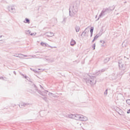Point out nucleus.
<instances>
[{
  "instance_id": "1",
  "label": "nucleus",
  "mask_w": 130,
  "mask_h": 130,
  "mask_svg": "<svg viewBox=\"0 0 130 130\" xmlns=\"http://www.w3.org/2000/svg\"><path fill=\"white\" fill-rule=\"evenodd\" d=\"M83 80L87 85L94 86V85L96 84V77L94 76H91L87 74L84 77Z\"/></svg>"
},
{
  "instance_id": "2",
  "label": "nucleus",
  "mask_w": 130,
  "mask_h": 130,
  "mask_svg": "<svg viewBox=\"0 0 130 130\" xmlns=\"http://www.w3.org/2000/svg\"><path fill=\"white\" fill-rule=\"evenodd\" d=\"M78 6L77 4V7L74 6L70 8L69 15L70 17H74L76 14H77V12H78Z\"/></svg>"
},
{
  "instance_id": "3",
  "label": "nucleus",
  "mask_w": 130,
  "mask_h": 130,
  "mask_svg": "<svg viewBox=\"0 0 130 130\" xmlns=\"http://www.w3.org/2000/svg\"><path fill=\"white\" fill-rule=\"evenodd\" d=\"M80 115L79 114H70L68 115V117H69V118H73V119H76V120H79L80 118Z\"/></svg>"
},
{
  "instance_id": "4",
  "label": "nucleus",
  "mask_w": 130,
  "mask_h": 130,
  "mask_svg": "<svg viewBox=\"0 0 130 130\" xmlns=\"http://www.w3.org/2000/svg\"><path fill=\"white\" fill-rule=\"evenodd\" d=\"M79 120H80L81 121H88L89 119L86 116H85L83 115H80L79 116Z\"/></svg>"
},
{
  "instance_id": "5",
  "label": "nucleus",
  "mask_w": 130,
  "mask_h": 130,
  "mask_svg": "<svg viewBox=\"0 0 130 130\" xmlns=\"http://www.w3.org/2000/svg\"><path fill=\"white\" fill-rule=\"evenodd\" d=\"M109 9H108V8H106L105 9H104L101 13V14L99 15V17L98 18L97 21H98V20H99V19H100V18H101V17H103V16H105V14H104V13H105L106 12H107V11H109Z\"/></svg>"
},
{
  "instance_id": "6",
  "label": "nucleus",
  "mask_w": 130,
  "mask_h": 130,
  "mask_svg": "<svg viewBox=\"0 0 130 130\" xmlns=\"http://www.w3.org/2000/svg\"><path fill=\"white\" fill-rule=\"evenodd\" d=\"M48 91L47 90H44V91L41 92L40 90H38V92L39 94H40V95H42V96H46V94H47V92Z\"/></svg>"
},
{
  "instance_id": "7",
  "label": "nucleus",
  "mask_w": 130,
  "mask_h": 130,
  "mask_svg": "<svg viewBox=\"0 0 130 130\" xmlns=\"http://www.w3.org/2000/svg\"><path fill=\"white\" fill-rule=\"evenodd\" d=\"M28 105H29L28 103H21L19 104V106L20 107V108H23V107H26V106H28Z\"/></svg>"
},
{
  "instance_id": "8",
  "label": "nucleus",
  "mask_w": 130,
  "mask_h": 130,
  "mask_svg": "<svg viewBox=\"0 0 130 130\" xmlns=\"http://www.w3.org/2000/svg\"><path fill=\"white\" fill-rule=\"evenodd\" d=\"M46 36L47 37H52V36H54V34L52 32L49 31L46 32Z\"/></svg>"
},
{
  "instance_id": "9",
  "label": "nucleus",
  "mask_w": 130,
  "mask_h": 130,
  "mask_svg": "<svg viewBox=\"0 0 130 130\" xmlns=\"http://www.w3.org/2000/svg\"><path fill=\"white\" fill-rule=\"evenodd\" d=\"M9 12H11V13H14L16 11V9H15V7L14 6H11L9 7Z\"/></svg>"
},
{
  "instance_id": "10",
  "label": "nucleus",
  "mask_w": 130,
  "mask_h": 130,
  "mask_svg": "<svg viewBox=\"0 0 130 130\" xmlns=\"http://www.w3.org/2000/svg\"><path fill=\"white\" fill-rule=\"evenodd\" d=\"M117 78V74H113L111 75V79L112 80H116V78Z\"/></svg>"
},
{
  "instance_id": "11",
  "label": "nucleus",
  "mask_w": 130,
  "mask_h": 130,
  "mask_svg": "<svg viewBox=\"0 0 130 130\" xmlns=\"http://www.w3.org/2000/svg\"><path fill=\"white\" fill-rule=\"evenodd\" d=\"M46 59L48 61V62H53V61H54V59L53 58H48Z\"/></svg>"
},
{
  "instance_id": "12",
  "label": "nucleus",
  "mask_w": 130,
  "mask_h": 130,
  "mask_svg": "<svg viewBox=\"0 0 130 130\" xmlns=\"http://www.w3.org/2000/svg\"><path fill=\"white\" fill-rule=\"evenodd\" d=\"M70 45H71V46H74V45H76V41L74 40V39H72Z\"/></svg>"
},
{
  "instance_id": "13",
  "label": "nucleus",
  "mask_w": 130,
  "mask_h": 130,
  "mask_svg": "<svg viewBox=\"0 0 130 130\" xmlns=\"http://www.w3.org/2000/svg\"><path fill=\"white\" fill-rule=\"evenodd\" d=\"M14 56H16V57H19L20 58H23L24 57V54H18V56L14 55Z\"/></svg>"
},
{
  "instance_id": "14",
  "label": "nucleus",
  "mask_w": 130,
  "mask_h": 130,
  "mask_svg": "<svg viewBox=\"0 0 130 130\" xmlns=\"http://www.w3.org/2000/svg\"><path fill=\"white\" fill-rule=\"evenodd\" d=\"M118 114H119L120 115H122L123 116H124V112H123V111L122 110H120L119 111V112H118Z\"/></svg>"
},
{
  "instance_id": "15",
  "label": "nucleus",
  "mask_w": 130,
  "mask_h": 130,
  "mask_svg": "<svg viewBox=\"0 0 130 130\" xmlns=\"http://www.w3.org/2000/svg\"><path fill=\"white\" fill-rule=\"evenodd\" d=\"M122 45L123 47L124 46L125 47H126L127 46V42L126 41H124L122 44Z\"/></svg>"
},
{
  "instance_id": "16",
  "label": "nucleus",
  "mask_w": 130,
  "mask_h": 130,
  "mask_svg": "<svg viewBox=\"0 0 130 130\" xmlns=\"http://www.w3.org/2000/svg\"><path fill=\"white\" fill-rule=\"evenodd\" d=\"M124 67V65L120 62H119V67L121 70H123V68Z\"/></svg>"
},
{
  "instance_id": "17",
  "label": "nucleus",
  "mask_w": 130,
  "mask_h": 130,
  "mask_svg": "<svg viewBox=\"0 0 130 130\" xmlns=\"http://www.w3.org/2000/svg\"><path fill=\"white\" fill-rule=\"evenodd\" d=\"M80 29H81V27H80V26H76L75 27L76 32H79Z\"/></svg>"
},
{
  "instance_id": "18",
  "label": "nucleus",
  "mask_w": 130,
  "mask_h": 130,
  "mask_svg": "<svg viewBox=\"0 0 130 130\" xmlns=\"http://www.w3.org/2000/svg\"><path fill=\"white\" fill-rule=\"evenodd\" d=\"M24 23H27V24H30V20H29L28 18H25V21H24Z\"/></svg>"
},
{
  "instance_id": "19",
  "label": "nucleus",
  "mask_w": 130,
  "mask_h": 130,
  "mask_svg": "<svg viewBox=\"0 0 130 130\" xmlns=\"http://www.w3.org/2000/svg\"><path fill=\"white\" fill-rule=\"evenodd\" d=\"M87 28H85V30L82 32V35H81V36L82 35H83L84 36H86V30H87Z\"/></svg>"
},
{
  "instance_id": "20",
  "label": "nucleus",
  "mask_w": 130,
  "mask_h": 130,
  "mask_svg": "<svg viewBox=\"0 0 130 130\" xmlns=\"http://www.w3.org/2000/svg\"><path fill=\"white\" fill-rule=\"evenodd\" d=\"M41 45H42V46H44V45L45 46H49L48 44H46V43H41Z\"/></svg>"
},
{
  "instance_id": "21",
  "label": "nucleus",
  "mask_w": 130,
  "mask_h": 130,
  "mask_svg": "<svg viewBox=\"0 0 130 130\" xmlns=\"http://www.w3.org/2000/svg\"><path fill=\"white\" fill-rule=\"evenodd\" d=\"M108 61H109V58L107 57L106 59H105L104 62H105V63L108 62Z\"/></svg>"
},
{
  "instance_id": "22",
  "label": "nucleus",
  "mask_w": 130,
  "mask_h": 130,
  "mask_svg": "<svg viewBox=\"0 0 130 130\" xmlns=\"http://www.w3.org/2000/svg\"><path fill=\"white\" fill-rule=\"evenodd\" d=\"M93 31H94V27H91V29H90V33L92 34H93Z\"/></svg>"
},
{
  "instance_id": "23",
  "label": "nucleus",
  "mask_w": 130,
  "mask_h": 130,
  "mask_svg": "<svg viewBox=\"0 0 130 130\" xmlns=\"http://www.w3.org/2000/svg\"><path fill=\"white\" fill-rule=\"evenodd\" d=\"M26 34H30L31 33V31H30V30L28 29L26 30Z\"/></svg>"
},
{
  "instance_id": "24",
  "label": "nucleus",
  "mask_w": 130,
  "mask_h": 130,
  "mask_svg": "<svg viewBox=\"0 0 130 130\" xmlns=\"http://www.w3.org/2000/svg\"><path fill=\"white\" fill-rule=\"evenodd\" d=\"M49 95L50 96H52V97H55V96H54V94H53V93H51V92H49Z\"/></svg>"
},
{
  "instance_id": "25",
  "label": "nucleus",
  "mask_w": 130,
  "mask_h": 130,
  "mask_svg": "<svg viewBox=\"0 0 130 130\" xmlns=\"http://www.w3.org/2000/svg\"><path fill=\"white\" fill-rule=\"evenodd\" d=\"M126 104H128V105H130V100H127L126 101Z\"/></svg>"
},
{
  "instance_id": "26",
  "label": "nucleus",
  "mask_w": 130,
  "mask_h": 130,
  "mask_svg": "<svg viewBox=\"0 0 130 130\" xmlns=\"http://www.w3.org/2000/svg\"><path fill=\"white\" fill-rule=\"evenodd\" d=\"M98 37H99V36L98 35H96L94 37V40H97V39L98 38Z\"/></svg>"
},
{
  "instance_id": "27",
  "label": "nucleus",
  "mask_w": 130,
  "mask_h": 130,
  "mask_svg": "<svg viewBox=\"0 0 130 130\" xmlns=\"http://www.w3.org/2000/svg\"><path fill=\"white\" fill-rule=\"evenodd\" d=\"M107 91L108 90L106 89L104 92V95H105L106 96L107 95V93H108Z\"/></svg>"
},
{
  "instance_id": "28",
  "label": "nucleus",
  "mask_w": 130,
  "mask_h": 130,
  "mask_svg": "<svg viewBox=\"0 0 130 130\" xmlns=\"http://www.w3.org/2000/svg\"><path fill=\"white\" fill-rule=\"evenodd\" d=\"M28 56H31V57H33L34 58H37V57H36V55H34L32 56L29 55Z\"/></svg>"
},
{
  "instance_id": "29",
  "label": "nucleus",
  "mask_w": 130,
  "mask_h": 130,
  "mask_svg": "<svg viewBox=\"0 0 130 130\" xmlns=\"http://www.w3.org/2000/svg\"><path fill=\"white\" fill-rule=\"evenodd\" d=\"M95 46H96V44H93V45L92 46V48H93V50H94Z\"/></svg>"
},
{
  "instance_id": "30",
  "label": "nucleus",
  "mask_w": 130,
  "mask_h": 130,
  "mask_svg": "<svg viewBox=\"0 0 130 130\" xmlns=\"http://www.w3.org/2000/svg\"><path fill=\"white\" fill-rule=\"evenodd\" d=\"M30 35H31V36H35V35H36V33H35V34L31 33V34H30Z\"/></svg>"
},
{
  "instance_id": "31",
  "label": "nucleus",
  "mask_w": 130,
  "mask_h": 130,
  "mask_svg": "<svg viewBox=\"0 0 130 130\" xmlns=\"http://www.w3.org/2000/svg\"><path fill=\"white\" fill-rule=\"evenodd\" d=\"M100 42L101 43H102V44H104V43H105V42L103 40H101Z\"/></svg>"
},
{
  "instance_id": "32",
  "label": "nucleus",
  "mask_w": 130,
  "mask_h": 130,
  "mask_svg": "<svg viewBox=\"0 0 130 130\" xmlns=\"http://www.w3.org/2000/svg\"><path fill=\"white\" fill-rule=\"evenodd\" d=\"M22 76H23L24 77H25V79H26V80H28V77L23 74H22Z\"/></svg>"
},
{
  "instance_id": "33",
  "label": "nucleus",
  "mask_w": 130,
  "mask_h": 130,
  "mask_svg": "<svg viewBox=\"0 0 130 130\" xmlns=\"http://www.w3.org/2000/svg\"><path fill=\"white\" fill-rule=\"evenodd\" d=\"M23 57H28V55H23Z\"/></svg>"
},
{
  "instance_id": "34",
  "label": "nucleus",
  "mask_w": 130,
  "mask_h": 130,
  "mask_svg": "<svg viewBox=\"0 0 130 130\" xmlns=\"http://www.w3.org/2000/svg\"><path fill=\"white\" fill-rule=\"evenodd\" d=\"M3 80H4V81H6V78H3V77H2Z\"/></svg>"
},
{
  "instance_id": "35",
  "label": "nucleus",
  "mask_w": 130,
  "mask_h": 130,
  "mask_svg": "<svg viewBox=\"0 0 130 130\" xmlns=\"http://www.w3.org/2000/svg\"><path fill=\"white\" fill-rule=\"evenodd\" d=\"M127 113H130V109H129L128 111H127Z\"/></svg>"
},
{
  "instance_id": "36",
  "label": "nucleus",
  "mask_w": 130,
  "mask_h": 130,
  "mask_svg": "<svg viewBox=\"0 0 130 130\" xmlns=\"http://www.w3.org/2000/svg\"><path fill=\"white\" fill-rule=\"evenodd\" d=\"M93 34H92L91 33H90V37H92Z\"/></svg>"
},
{
  "instance_id": "37",
  "label": "nucleus",
  "mask_w": 130,
  "mask_h": 130,
  "mask_svg": "<svg viewBox=\"0 0 130 130\" xmlns=\"http://www.w3.org/2000/svg\"><path fill=\"white\" fill-rule=\"evenodd\" d=\"M95 40H94V39H93V40L92 41V43L94 42V41H95Z\"/></svg>"
},
{
  "instance_id": "38",
  "label": "nucleus",
  "mask_w": 130,
  "mask_h": 130,
  "mask_svg": "<svg viewBox=\"0 0 130 130\" xmlns=\"http://www.w3.org/2000/svg\"><path fill=\"white\" fill-rule=\"evenodd\" d=\"M2 37H3V36H0V38H2Z\"/></svg>"
},
{
  "instance_id": "39",
  "label": "nucleus",
  "mask_w": 130,
  "mask_h": 130,
  "mask_svg": "<svg viewBox=\"0 0 130 130\" xmlns=\"http://www.w3.org/2000/svg\"><path fill=\"white\" fill-rule=\"evenodd\" d=\"M97 18V15H96V16H95V19H96Z\"/></svg>"
},
{
  "instance_id": "40",
  "label": "nucleus",
  "mask_w": 130,
  "mask_h": 130,
  "mask_svg": "<svg viewBox=\"0 0 130 130\" xmlns=\"http://www.w3.org/2000/svg\"><path fill=\"white\" fill-rule=\"evenodd\" d=\"M51 47V48H53V47Z\"/></svg>"
},
{
  "instance_id": "41",
  "label": "nucleus",
  "mask_w": 130,
  "mask_h": 130,
  "mask_svg": "<svg viewBox=\"0 0 130 130\" xmlns=\"http://www.w3.org/2000/svg\"><path fill=\"white\" fill-rule=\"evenodd\" d=\"M54 48H56V47H54Z\"/></svg>"
},
{
  "instance_id": "42",
  "label": "nucleus",
  "mask_w": 130,
  "mask_h": 130,
  "mask_svg": "<svg viewBox=\"0 0 130 130\" xmlns=\"http://www.w3.org/2000/svg\"><path fill=\"white\" fill-rule=\"evenodd\" d=\"M102 72H104V70H102Z\"/></svg>"
},
{
  "instance_id": "43",
  "label": "nucleus",
  "mask_w": 130,
  "mask_h": 130,
  "mask_svg": "<svg viewBox=\"0 0 130 130\" xmlns=\"http://www.w3.org/2000/svg\"><path fill=\"white\" fill-rule=\"evenodd\" d=\"M80 125H82V123H80Z\"/></svg>"
},
{
  "instance_id": "44",
  "label": "nucleus",
  "mask_w": 130,
  "mask_h": 130,
  "mask_svg": "<svg viewBox=\"0 0 130 130\" xmlns=\"http://www.w3.org/2000/svg\"><path fill=\"white\" fill-rule=\"evenodd\" d=\"M102 46H104V45H102Z\"/></svg>"
},
{
  "instance_id": "45",
  "label": "nucleus",
  "mask_w": 130,
  "mask_h": 130,
  "mask_svg": "<svg viewBox=\"0 0 130 130\" xmlns=\"http://www.w3.org/2000/svg\"><path fill=\"white\" fill-rule=\"evenodd\" d=\"M14 74H16V72H14Z\"/></svg>"
},
{
  "instance_id": "46",
  "label": "nucleus",
  "mask_w": 130,
  "mask_h": 130,
  "mask_svg": "<svg viewBox=\"0 0 130 130\" xmlns=\"http://www.w3.org/2000/svg\"><path fill=\"white\" fill-rule=\"evenodd\" d=\"M0 79H3V78H2V77H0Z\"/></svg>"
},
{
  "instance_id": "47",
  "label": "nucleus",
  "mask_w": 130,
  "mask_h": 130,
  "mask_svg": "<svg viewBox=\"0 0 130 130\" xmlns=\"http://www.w3.org/2000/svg\"><path fill=\"white\" fill-rule=\"evenodd\" d=\"M0 41H3V40H0Z\"/></svg>"
}]
</instances>
